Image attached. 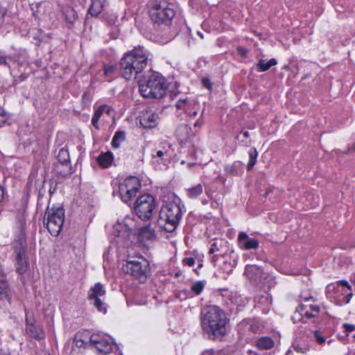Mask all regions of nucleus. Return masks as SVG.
<instances>
[{
  "label": "nucleus",
  "mask_w": 355,
  "mask_h": 355,
  "mask_svg": "<svg viewBox=\"0 0 355 355\" xmlns=\"http://www.w3.org/2000/svg\"><path fill=\"white\" fill-rule=\"evenodd\" d=\"M10 60V56L5 55L0 53V66H9L8 61Z\"/></svg>",
  "instance_id": "79ce46f5"
},
{
  "label": "nucleus",
  "mask_w": 355,
  "mask_h": 355,
  "mask_svg": "<svg viewBox=\"0 0 355 355\" xmlns=\"http://www.w3.org/2000/svg\"><path fill=\"white\" fill-rule=\"evenodd\" d=\"M62 13L65 17L66 21L70 24H73L78 19L76 11L71 6H67L63 8Z\"/></svg>",
  "instance_id": "393cba45"
},
{
  "label": "nucleus",
  "mask_w": 355,
  "mask_h": 355,
  "mask_svg": "<svg viewBox=\"0 0 355 355\" xmlns=\"http://www.w3.org/2000/svg\"><path fill=\"white\" fill-rule=\"evenodd\" d=\"M182 214L180 204L175 202L166 203L161 207L157 220V225L166 232H173L179 225Z\"/></svg>",
  "instance_id": "7ed1b4c3"
},
{
  "label": "nucleus",
  "mask_w": 355,
  "mask_h": 355,
  "mask_svg": "<svg viewBox=\"0 0 355 355\" xmlns=\"http://www.w3.org/2000/svg\"><path fill=\"white\" fill-rule=\"evenodd\" d=\"M55 191V189H53V190H51V189H49L50 193H53V191Z\"/></svg>",
  "instance_id": "052dcab7"
},
{
  "label": "nucleus",
  "mask_w": 355,
  "mask_h": 355,
  "mask_svg": "<svg viewBox=\"0 0 355 355\" xmlns=\"http://www.w3.org/2000/svg\"><path fill=\"white\" fill-rule=\"evenodd\" d=\"M196 114H197V112H196V111H194V112H193V116H196Z\"/></svg>",
  "instance_id": "e2e57ef3"
},
{
  "label": "nucleus",
  "mask_w": 355,
  "mask_h": 355,
  "mask_svg": "<svg viewBox=\"0 0 355 355\" xmlns=\"http://www.w3.org/2000/svg\"><path fill=\"white\" fill-rule=\"evenodd\" d=\"M125 139V133L123 131H117L112 141V144L114 148H119L121 141H123Z\"/></svg>",
  "instance_id": "2f4dec72"
},
{
  "label": "nucleus",
  "mask_w": 355,
  "mask_h": 355,
  "mask_svg": "<svg viewBox=\"0 0 355 355\" xmlns=\"http://www.w3.org/2000/svg\"><path fill=\"white\" fill-rule=\"evenodd\" d=\"M230 301L231 310H235L236 313L243 311L244 300L241 294L237 291H232L230 295Z\"/></svg>",
  "instance_id": "a211bd4d"
},
{
  "label": "nucleus",
  "mask_w": 355,
  "mask_h": 355,
  "mask_svg": "<svg viewBox=\"0 0 355 355\" xmlns=\"http://www.w3.org/2000/svg\"><path fill=\"white\" fill-rule=\"evenodd\" d=\"M106 293L105 289L101 283H96L92 287L88 293V298L98 311L105 313L107 312V305L101 299Z\"/></svg>",
  "instance_id": "f8f14e48"
},
{
  "label": "nucleus",
  "mask_w": 355,
  "mask_h": 355,
  "mask_svg": "<svg viewBox=\"0 0 355 355\" xmlns=\"http://www.w3.org/2000/svg\"><path fill=\"white\" fill-rule=\"evenodd\" d=\"M257 302L266 306H268L271 304L272 299L268 294H266L265 295H261V297H259L257 300Z\"/></svg>",
  "instance_id": "4c0bfd02"
},
{
  "label": "nucleus",
  "mask_w": 355,
  "mask_h": 355,
  "mask_svg": "<svg viewBox=\"0 0 355 355\" xmlns=\"http://www.w3.org/2000/svg\"><path fill=\"white\" fill-rule=\"evenodd\" d=\"M167 84L164 77L153 73L147 80L140 83L139 92L144 98H161L166 92Z\"/></svg>",
  "instance_id": "20e7f679"
},
{
  "label": "nucleus",
  "mask_w": 355,
  "mask_h": 355,
  "mask_svg": "<svg viewBox=\"0 0 355 355\" xmlns=\"http://www.w3.org/2000/svg\"><path fill=\"white\" fill-rule=\"evenodd\" d=\"M162 149L155 150L152 154L153 159L160 158L162 160H164L166 157H170L169 149L171 148V144L166 142H164L162 143Z\"/></svg>",
  "instance_id": "a878e982"
},
{
  "label": "nucleus",
  "mask_w": 355,
  "mask_h": 355,
  "mask_svg": "<svg viewBox=\"0 0 355 355\" xmlns=\"http://www.w3.org/2000/svg\"><path fill=\"white\" fill-rule=\"evenodd\" d=\"M245 275L254 284L259 283L264 276L263 270L255 265L245 266Z\"/></svg>",
  "instance_id": "f3484780"
},
{
  "label": "nucleus",
  "mask_w": 355,
  "mask_h": 355,
  "mask_svg": "<svg viewBox=\"0 0 355 355\" xmlns=\"http://www.w3.org/2000/svg\"><path fill=\"white\" fill-rule=\"evenodd\" d=\"M227 322V318L223 310L214 306L202 315L201 326L209 338H220L226 334Z\"/></svg>",
  "instance_id": "f03ea898"
},
{
  "label": "nucleus",
  "mask_w": 355,
  "mask_h": 355,
  "mask_svg": "<svg viewBox=\"0 0 355 355\" xmlns=\"http://www.w3.org/2000/svg\"><path fill=\"white\" fill-rule=\"evenodd\" d=\"M142 234L146 236L148 239H151L156 236L155 231L151 229L150 226L145 227L142 231Z\"/></svg>",
  "instance_id": "e433bc0d"
},
{
  "label": "nucleus",
  "mask_w": 355,
  "mask_h": 355,
  "mask_svg": "<svg viewBox=\"0 0 355 355\" xmlns=\"http://www.w3.org/2000/svg\"><path fill=\"white\" fill-rule=\"evenodd\" d=\"M8 119V114L0 108V126L3 125Z\"/></svg>",
  "instance_id": "37998d69"
},
{
  "label": "nucleus",
  "mask_w": 355,
  "mask_h": 355,
  "mask_svg": "<svg viewBox=\"0 0 355 355\" xmlns=\"http://www.w3.org/2000/svg\"><path fill=\"white\" fill-rule=\"evenodd\" d=\"M239 244L241 248H244V232H241L238 237Z\"/></svg>",
  "instance_id": "de8ad7c7"
},
{
  "label": "nucleus",
  "mask_w": 355,
  "mask_h": 355,
  "mask_svg": "<svg viewBox=\"0 0 355 355\" xmlns=\"http://www.w3.org/2000/svg\"><path fill=\"white\" fill-rule=\"evenodd\" d=\"M259 247V241L254 239L250 238L245 234V250H256Z\"/></svg>",
  "instance_id": "72a5a7b5"
},
{
  "label": "nucleus",
  "mask_w": 355,
  "mask_h": 355,
  "mask_svg": "<svg viewBox=\"0 0 355 355\" xmlns=\"http://www.w3.org/2000/svg\"><path fill=\"white\" fill-rule=\"evenodd\" d=\"M3 187L0 185V202L2 200L3 198Z\"/></svg>",
  "instance_id": "6e6d98bb"
},
{
  "label": "nucleus",
  "mask_w": 355,
  "mask_h": 355,
  "mask_svg": "<svg viewBox=\"0 0 355 355\" xmlns=\"http://www.w3.org/2000/svg\"><path fill=\"white\" fill-rule=\"evenodd\" d=\"M55 191V189H53V190H51V189H49L50 193H53V191Z\"/></svg>",
  "instance_id": "680f3d73"
},
{
  "label": "nucleus",
  "mask_w": 355,
  "mask_h": 355,
  "mask_svg": "<svg viewBox=\"0 0 355 355\" xmlns=\"http://www.w3.org/2000/svg\"><path fill=\"white\" fill-rule=\"evenodd\" d=\"M92 346H94L100 352L109 354L112 350V343L105 335L93 334L91 335Z\"/></svg>",
  "instance_id": "4468645a"
},
{
  "label": "nucleus",
  "mask_w": 355,
  "mask_h": 355,
  "mask_svg": "<svg viewBox=\"0 0 355 355\" xmlns=\"http://www.w3.org/2000/svg\"><path fill=\"white\" fill-rule=\"evenodd\" d=\"M227 251V242L221 239H215L211 241L209 250V254L216 257H224Z\"/></svg>",
  "instance_id": "dca6fc26"
},
{
  "label": "nucleus",
  "mask_w": 355,
  "mask_h": 355,
  "mask_svg": "<svg viewBox=\"0 0 355 355\" xmlns=\"http://www.w3.org/2000/svg\"><path fill=\"white\" fill-rule=\"evenodd\" d=\"M214 352L212 349H209V350L204 351L202 353V355H214Z\"/></svg>",
  "instance_id": "5fc2aeb1"
},
{
  "label": "nucleus",
  "mask_w": 355,
  "mask_h": 355,
  "mask_svg": "<svg viewBox=\"0 0 355 355\" xmlns=\"http://www.w3.org/2000/svg\"><path fill=\"white\" fill-rule=\"evenodd\" d=\"M43 220L49 233L53 236H58L64 220V209L62 207H48Z\"/></svg>",
  "instance_id": "423d86ee"
},
{
  "label": "nucleus",
  "mask_w": 355,
  "mask_h": 355,
  "mask_svg": "<svg viewBox=\"0 0 355 355\" xmlns=\"http://www.w3.org/2000/svg\"><path fill=\"white\" fill-rule=\"evenodd\" d=\"M315 300L312 296L302 297V302L297 308L293 319L301 320L304 317L311 318L318 316L320 308L315 304Z\"/></svg>",
  "instance_id": "9d476101"
},
{
  "label": "nucleus",
  "mask_w": 355,
  "mask_h": 355,
  "mask_svg": "<svg viewBox=\"0 0 355 355\" xmlns=\"http://www.w3.org/2000/svg\"><path fill=\"white\" fill-rule=\"evenodd\" d=\"M180 130L186 131L188 134V137H189L191 135H193L195 134V132L191 131V128L187 125H182L181 127H180L179 131H180Z\"/></svg>",
  "instance_id": "c03bdc74"
},
{
  "label": "nucleus",
  "mask_w": 355,
  "mask_h": 355,
  "mask_svg": "<svg viewBox=\"0 0 355 355\" xmlns=\"http://www.w3.org/2000/svg\"><path fill=\"white\" fill-rule=\"evenodd\" d=\"M248 156H249V161H248V163L247 165V169L248 171H250L251 169H252V168L254 167V166L255 165V164L257 162L258 152L257 151L256 148H251L248 150Z\"/></svg>",
  "instance_id": "7c9ffc66"
},
{
  "label": "nucleus",
  "mask_w": 355,
  "mask_h": 355,
  "mask_svg": "<svg viewBox=\"0 0 355 355\" xmlns=\"http://www.w3.org/2000/svg\"><path fill=\"white\" fill-rule=\"evenodd\" d=\"M236 164H239V162H238V163H234V167H236Z\"/></svg>",
  "instance_id": "338daca9"
},
{
  "label": "nucleus",
  "mask_w": 355,
  "mask_h": 355,
  "mask_svg": "<svg viewBox=\"0 0 355 355\" xmlns=\"http://www.w3.org/2000/svg\"><path fill=\"white\" fill-rule=\"evenodd\" d=\"M26 331L29 335V336L37 340H42L45 337L43 328L40 325H35L32 323L27 322L26 326Z\"/></svg>",
  "instance_id": "6ab92c4d"
},
{
  "label": "nucleus",
  "mask_w": 355,
  "mask_h": 355,
  "mask_svg": "<svg viewBox=\"0 0 355 355\" xmlns=\"http://www.w3.org/2000/svg\"><path fill=\"white\" fill-rule=\"evenodd\" d=\"M74 343L78 347L92 345L91 335L87 331L78 332L75 336Z\"/></svg>",
  "instance_id": "aec40b11"
},
{
  "label": "nucleus",
  "mask_w": 355,
  "mask_h": 355,
  "mask_svg": "<svg viewBox=\"0 0 355 355\" xmlns=\"http://www.w3.org/2000/svg\"><path fill=\"white\" fill-rule=\"evenodd\" d=\"M191 106V102L188 101L187 98H180L175 103V107L178 110H182L185 112H188L190 107Z\"/></svg>",
  "instance_id": "473e14b6"
},
{
  "label": "nucleus",
  "mask_w": 355,
  "mask_h": 355,
  "mask_svg": "<svg viewBox=\"0 0 355 355\" xmlns=\"http://www.w3.org/2000/svg\"><path fill=\"white\" fill-rule=\"evenodd\" d=\"M256 345L259 349H270L274 347V341L270 337L263 336L257 340Z\"/></svg>",
  "instance_id": "bb28decb"
},
{
  "label": "nucleus",
  "mask_w": 355,
  "mask_h": 355,
  "mask_svg": "<svg viewBox=\"0 0 355 355\" xmlns=\"http://www.w3.org/2000/svg\"><path fill=\"white\" fill-rule=\"evenodd\" d=\"M203 191L201 184H198L195 187L189 188L186 190L187 195L190 198H196L199 196Z\"/></svg>",
  "instance_id": "c756f323"
},
{
  "label": "nucleus",
  "mask_w": 355,
  "mask_h": 355,
  "mask_svg": "<svg viewBox=\"0 0 355 355\" xmlns=\"http://www.w3.org/2000/svg\"><path fill=\"white\" fill-rule=\"evenodd\" d=\"M245 137H248V132L245 131Z\"/></svg>",
  "instance_id": "69168bd1"
},
{
  "label": "nucleus",
  "mask_w": 355,
  "mask_h": 355,
  "mask_svg": "<svg viewBox=\"0 0 355 355\" xmlns=\"http://www.w3.org/2000/svg\"><path fill=\"white\" fill-rule=\"evenodd\" d=\"M55 191V189H53V190H51V189H49L50 193H53V191Z\"/></svg>",
  "instance_id": "bf43d9fd"
},
{
  "label": "nucleus",
  "mask_w": 355,
  "mask_h": 355,
  "mask_svg": "<svg viewBox=\"0 0 355 355\" xmlns=\"http://www.w3.org/2000/svg\"><path fill=\"white\" fill-rule=\"evenodd\" d=\"M57 159L58 163L55 164L56 173L62 177L71 174L73 171L68 150L65 148H62L58 152Z\"/></svg>",
  "instance_id": "ddd939ff"
},
{
  "label": "nucleus",
  "mask_w": 355,
  "mask_h": 355,
  "mask_svg": "<svg viewBox=\"0 0 355 355\" xmlns=\"http://www.w3.org/2000/svg\"><path fill=\"white\" fill-rule=\"evenodd\" d=\"M183 263L189 266H193L196 263V259L193 257H185L183 259Z\"/></svg>",
  "instance_id": "a18cd8bd"
},
{
  "label": "nucleus",
  "mask_w": 355,
  "mask_h": 355,
  "mask_svg": "<svg viewBox=\"0 0 355 355\" xmlns=\"http://www.w3.org/2000/svg\"><path fill=\"white\" fill-rule=\"evenodd\" d=\"M352 296H353L352 293H347V294L346 295V296L345 297V302H346L347 304H348V303L350 302L351 298L352 297Z\"/></svg>",
  "instance_id": "864d4df0"
},
{
  "label": "nucleus",
  "mask_w": 355,
  "mask_h": 355,
  "mask_svg": "<svg viewBox=\"0 0 355 355\" xmlns=\"http://www.w3.org/2000/svg\"><path fill=\"white\" fill-rule=\"evenodd\" d=\"M277 64V61L275 58H271L270 60L267 61L263 59L259 60L257 67L258 71H266L271 67L275 66Z\"/></svg>",
  "instance_id": "c85d7f7f"
},
{
  "label": "nucleus",
  "mask_w": 355,
  "mask_h": 355,
  "mask_svg": "<svg viewBox=\"0 0 355 355\" xmlns=\"http://www.w3.org/2000/svg\"><path fill=\"white\" fill-rule=\"evenodd\" d=\"M110 107L106 105H101L97 110L95 111L92 118V123L96 128L98 129V120L101 118V115L104 112H107L110 114Z\"/></svg>",
  "instance_id": "b1692460"
},
{
  "label": "nucleus",
  "mask_w": 355,
  "mask_h": 355,
  "mask_svg": "<svg viewBox=\"0 0 355 355\" xmlns=\"http://www.w3.org/2000/svg\"><path fill=\"white\" fill-rule=\"evenodd\" d=\"M159 120V114L152 110L143 111L139 116L140 124L144 128H153Z\"/></svg>",
  "instance_id": "2eb2a0df"
},
{
  "label": "nucleus",
  "mask_w": 355,
  "mask_h": 355,
  "mask_svg": "<svg viewBox=\"0 0 355 355\" xmlns=\"http://www.w3.org/2000/svg\"><path fill=\"white\" fill-rule=\"evenodd\" d=\"M205 192H206V193H207L208 196H209V191L208 190H207V189H206V190H205Z\"/></svg>",
  "instance_id": "0e129e2a"
},
{
  "label": "nucleus",
  "mask_w": 355,
  "mask_h": 355,
  "mask_svg": "<svg viewBox=\"0 0 355 355\" xmlns=\"http://www.w3.org/2000/svg\"><path fill=\"white\" fill-rule=\"evenodd\" d=\"M140 188L141 184L139 179L130 176L119 183L117 188L114 187L113 195H119L124 202L128 203L132 198L136 196Z\"/></svg>",
  "instance_id": "6e6552de"
},
{
  "label": "nucleus",
  "mask_w": 355,
  "mask_h": 355,
  "mask_svg": "<svg viewBox=\"0 0 355 355\" xmlns=\"http://www.w3.org/2000/svg\"><path fill=\"white\" fill-rule=\"evenodd\" d=\"M314 338L319 344H323L326 341V338L323 336L322 331L315 330L313 333Z\"/></svg>",
  "instance_id": "58836bf2"
},
{
  "label": "nucleus",
  "mask_w": 355,
  "mask_h": 355,
  "mask_svg": "<svg viewBox=\"0 0 355 355\" xmlns=\"http://www.w3.org/2000/svg\"><path fill=\"white\" fill-rule=\"evenodd\" d=\"M238 54L240 55L241 58H243L244 57V49L242 46H239L237 49Z\"/></svg>",
  "instance_id": "603ef678"
},
{
  "label": "nucleus",
  "mask_w": 355,
  "mask_h": 355,
  "mask_svg": "<svg viewBox=\"0 0 355 355\" xmlns=\"http://www.w3.org/2000/svg\"><path fill=\"white\" fill-rule=\"evenodd\" d=\"M14 248L16 254V270L19 274L22 275L28 268V261L26 256V241L23 236L15 241Z\"/></svg>",
  "instance_id": "9b49d317"
},
{
  "label": "nucleus",
  "mask_w": 355,
  "mask_h": 355,
  "mask_svg": "<svg viewBox=\"0 0 355 355\" xmlns=\"http://www.w3.org/2000/svg\"><path fill=\"white\" fill-rule=\"evenodd\" d=\"M336 285L338 286H342L346 287V288H347L350 291L352 289L351 286L345 280H340V281L337 282Z\"/></svg>",
  "instance_id": "8fccbe9b"
},
{
  "label": "nucleus",
  "mask_w": 355,
  "mask_h": 355,
  "mask_svg": "<svg viewBox=\"0 0 355 355\" xmlns=\"http://www.w3.org/2000/svg\"><path fill=\"white\" fill-rule=\"evenodd\" d=\"M116 68L112 65H105L104 66V74L107 77L112 76L115 72Z\"/></svg>",
  "instance_id": "ea45409f"
},
{
  "label": "nucleus",
  "mask_w": 355,
  "mask_h": 355,
  "mask_svg": "<svg viewBox=\"0 0 355 355\" xmlns=\"http://www.w3.org/2000/svg\"><path fill=\"white\" fill-rule=\"evenodd\" d=\"M343 327L345 328V331L347 333H350L355 330V325L351 324H344Z\"/></svg>",
  "instance_id": "09e8293b"
},
{
  "label": "nucleus",
  "mask_w": 355,
  "mask_h": 355,
  "mask_svg": "<svg viewBox=\"0 0 355 355\" xmlns=\"http://www.w3.org/2000/svg\"><path fill=\"white\" fill-rule=\"evenodd\" d=\"M156 207V201L150 194L140 196L135 203V211L141 220H148Z\"/></svg>",
  "instance_id": "1a4fd4ad"
},
{
  "label": "nucleus",
  "mask_w": 355,
  "mask_h": 355,
  "mask_svg": "<svg viewBox=\"0 0 355 355\" xmlns=\"http://www.w3.org/2000/svg\"><path fill=\"white\" fill-rule=\"evenodd\" d=\"M97 161L101 166L103 168L109 167L112 161H113V155L110 152L101 153L97 159Z\"/></svg>",
  "instance_id": "cd10ccee"
},
{
  "label": "nucleus",
  "mask_w": 355,
  "mask_h": 355,
  "mask_svg": "<svg viewBox=\"0 0 355 355\" xmlns=\"http://www.w3.org/2000/svg\"><path fill=\"white\" fill-rule=\"evenodd\" d=\"M202 82L203 85H204L206 88L209 89H210L211 88V82H210V80H209L208 78H204L202 79Z\"/></svg>",
  "instance_id": "3c124183"
},
{
  "label": "nucleus",
  "mask_w": 355,
  "mask_h": 355,
  "mask_svg": "<svg viewBox=\"0 0 355 355\" xmlns=\"http://www.w3.org/2000/svg\"><path fill=\"white\" fill-rule=\"evenodd\" d=\"M233 268H234V265L230 263H228L227 261V260H225L223 261V265L221 266V268L223 269V270L226 273H229V272H232L233 270Z\"/></svg>",
  "instance_id": "a19ab883"
},
{
  "label": "nucleus",
  "mask_w": 355,
  "mask_h": 355,
  "mask_svg": "<svg viewBox=\"0 0 355 355\" xmlns=\"http://www.w3.org/2000/svg\"><path fill=\"white\" fill-rule=\"evenodd\" d=\"M150 57V53L141 45L126 52L120 60L122 76L126 80L135 78L146 67Z\"/></svg>",
  "instance_id": "f257e3e1"
},
{
  "label": "nucleus",
  "mask_w": 355,
  "mask_h": 355,
  "mask_svg": "<svg viewBox=\"0 0 355 355\" xmlns=\"http://www.w3.org/2000/svg\"><path fill=\"white\" fill-rule=\"evenodd\" d=\"M148 13L152 22L157 26L169 24L175 16L174 10L166 1L155 3L149 9Z\"/></svg>",
  "instance_id": "0eeeda50"
},
{
  "label": "nucleus",
  "mask_w": 355,
  "mask_h": 355,
  "mask_svg": "<svg viewBox=\"0 0 355 355\" xmlns=\"http://www.w3.org/2000/svg\"><path fill=\"white\" fill-rule=\"evenodd\" d=\"M105 0H92L88 12L92 16H98L105 6Z\"/></svg>",
  "instance_id": "5701e85b"
},
{
  "label": "nucleus",
  "mask_w": 355,
  "mask_h": 355,
  "mask_svg": "<svg viewBox=\"0 0 355 355\" xmlns=\"http://www.w3.org/2000/svg\"><path fill=\"white\" fill-rule=\"evenodd\" d=\"M247 324L250 325V330L253 333L259 332L263 327L261 322L257 319L250 320Z\"/></svg>",
  "instance_id": "f704fd0d"
},
{
  "label": "nucleus",
  "mask_w": 355,
  "mask_h": 355,
  "mask_svg": "<svg viewBox=\"0 0 355 355\" xmlns=\"http://www.w3.org/2000/svg\"><path fill=\"white\" fill-rule=\"evenodd\" d=\"M201 125H202V122L199 120L196 121V123H194V128L200 127Z\"/></svg>",
  "instance_id": "4d7b16f0"
},
{
  "label": "nucleus",
  "mask_w": 355,
  "mask_h": 355,
  "mask_svg": "<svg viewBox=\"0 0 355 355\" xmlns=\"http://www.w3.org/2000/svg\"><path fill=\"white\" fill-rule=\"evenodd\" d=\"M331 287L334 288L335 286L332 285V284H329V285L327 286V290H330Z\"/></svg>",
  "instance_id": "13d9d810"
},
{
  "label": "nucleus",
  "mask_w": 355,
  "mask_h": 355,
  "mask_svg": "<svg viewBox=\"0 0 355 355\" xmlns=\"http://www.w3.org/2000/svg\"><path fill=\"white\" fill-rule=\"evenodd\" d=\"M0 299L10 302L8 284L3 273L0 272Z\"/></svg>",
  "instance_id": "412c9836"
},
{
  "label": "nucleus",
  "mask_w": 355,
  "mask_h": 355,
  "mask_svg": "<svg viewBox=\"0 0 355 355\" xmlns=\"http://www.w3.org/2000/svg\"><path fill=\"white\" fill-rule=\"evenodd\" d=\"M124 272L130 274L140 282H144L150 274V268L148 260L143 257L135 259L128 258L122 266Z\"/></svg>",
  "instance_id": "39448f33"
},
{
  "label": "nucleus",
  "mask_w": 355,
  "mask_h": 355,
  "mask_svg": "<svg viewBox=\"0 0 355 355\" xmlns=\"http://www.w3.org/2000/svg\"><path fill=\"white\" fill-rule=\"evenodd\" d=\"M6 15V10L4 8L0 7V27L4 24L5 16Z\"/></svg>",
  "instance_id": "49530a36"
},
{
  "label": "nucleus",
  "mask_w": 355,
  "mask_h": 355,
  "mask_svg": "<svg viewBox=\"0 0 355 355\" xmlns=\"http://www.w3.org/2000/svg\"><path fill=\"white\" fill-rule=\"evenodd\" d=\"M205 284H206V282L205 281H198V282H194L191 287V290L192 291V292H193L196 295H200L205 286Z\"/></svg>",
  "instance_id": "c9c22d12"
},
{
  "label": "nucleus",
  "mask_w": 355,
  "mask_h": 355,
  "mask_svg": "<svg viewBox=\"0 0 355 355\" xmlns=\"http://www.w3.org/2000/svg\"><path fill=\"white\" fill-rule=\"evenodd\" d=\"M113 229L116 236L128 238L130 235V227L127 223H117L114 225Z\"/></svg>",
  "instance_id": "4be33fe9"
}]
</instances>
